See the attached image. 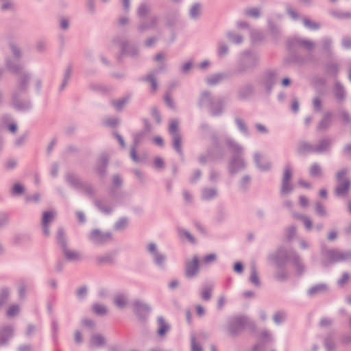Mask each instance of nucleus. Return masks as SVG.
<instances>
[{
	"label": "nucleus",
	"instance_id": "nucleus-1",
	"mask_svg": "<svg viewBox=\"0 0 351 351\" xmlns=\"http://www.w3.org/2000/svg\"><path fill=\"white\" fill-rule=\"evenodd\" d=\"M58 240L62 244L64 250V254L66 258L69 261H75L80 259V254L77 252L70 250L64 246L63 241V232L60 230L58 234Z\"/></svg>",
	"mask_w": 351,
	"mask_h": 351
},
{
	"label": "nucleus",
	"instance_id": "nucleus-2",
	"mask_svg": "<svg viewBox=\"0 0 351 351\" xmlns=\"http://www.w3.org/2000/svg\"><path fill=\"white\" fill-rule=\"evenodd\" d=\"M199 268V261L197 257H194L191 261L186 263V275L188 277H192L195 276Z\"/></svg>",
	"mask_w": 351,
	"mask_h": 351
},
{
	"label": "nucleus",
	"instance_id": "nucleus-3",
	"mask_svg": "<svg viewBox=\"0 0 351 351\" xmlns=\"http://www.w3.org/2000/svg\"><path fill=\"white\" fill-rule=\"evenodd\" d=\"M55 214L53 212H45L43 215L42 225L45 234L46 235L49 234V230L48 224L53 219Z\"/></svg>",
	"mask_w": 351,
	"mask_h": 351
},
{
	"label": "nucleus",
	"instance_id": "nucleus-4",
	"mask_svg": "<svg viewBox=\"0 0 351 351\" xmlns=\"http://www.w3.org/2000/svg\"><path fill=\"white\" fill-rule=\"evenodd\" d=\"M291 178V171L289 167H287L284 171L282 191L284 193L289 192L291 187L289 185V181Z\"/></svg>",
	"mask_w": 351,
	"mask_h": 351
},
{
	"label": "nucleus",
	"instance_id": "nucleus-5",
	"mask_svg": "<svg viewBox=\"0 0 351 351\" xmlns=\"http://www.w3.org/2000/svg\"><path fill=\"white\" fill-rule=\"evenodd\" d=\"M108 234H104L99 230H94L91 233V239L95 243H102L108 239Z\"/></svg>",
	"mask_w": 351,
	"mask_h": 351
},
{
	"label": "nucleus",
	"instance_id": "nucleus-6",
	"mask_svg": "<svg viewBox=\"0 0 351 351\" xmlns=\"http://www.w3.org/2000/svg\"><path fill=\"white\" fill-rule=\"evenodd\" d=\"M349 187V182L346 180L342 184H341L336 189V193L339 195H344Z\"/></svg>",
	"mask_w": 351,
	"mask_h": 351
},
{
	"label": "nucleus",
	"instance_id": "nucleus-7",
	"mask_svg": "<svg viewBox=\"0 0 351 351\" xmlns=\"http://www.w3.org/2000/svg\"><path fill=\"white\" fill-rule=\"evenodd\" d=\"M158 334L160 335H164L165 332L169 330V326L166 324L164 319L162 318L158 319Z\"/></svg>",
	"mask_w": 351,
	"mask_h": 351
},
{
	"label": "nucleus",
	"instance_id": "nucleus-8",
	"mask_svg": "<svg viewBox=\"0 0 351 351\" xmlns=\"http://www.w3.org/2000/svg\"><path fill=\"white\" fill-rule=\"evenodd\" d=\"M127 301L125 298L121 295H117L114 298V304L119 308H122L125 306Z\"/></svg>",
	"mask_w": 351,
	"mask_h": 351
},
{
	"label": "nucleus",
	"instance_id": "nucleus-9",
	"mask_svg": "<svg viewBox=\"0 0 351 351\" xmlns=\"http://www.w3.org/2000/svg\"><path fill=\"white\" fill-rule=\"evenodd\" d=\"M93 308L94 313L99 315H104L107 312L106 307L100 304H95Z\"/></svg>",
	"mask_w": 351,
	"mask_h": 351
},
{
	"label": "nucleus",
	"instance_id": "nucleus-10",
	"mask_svg": "<svg viewBox=\"0 0 351 351\" xmlns=\"http://www.w3.org/2000/svg\"><path fill=\"white\" fill-rule=\"evenodd\" d=\"M104 339L99 335L94 336L91 340V344L95 347H98L104 344Z\"/></svg>",
	"mask_w": 351,
	"mask_h": 351
},
{
	"label": "nucleus",
	"instance_id": "nucleus-11",
	"mask_svg": "<svg viewBox=\"0 0 351 351\" xmlns=\"http://www.w3.org/2000/svg\"><path fill=\"white\" fill-rule=\"evenodd\" d=\"M173 146L178 152L181 151V138L178 134L173 135Z\"/></svg>",
	"mask_w": 351,
	"mask_h": 351
},
{
	"label": "nucleus",
	"instance_id": "nucleus-12",
	"mask_svg": "<svg viewBox=\"0 0 351 351\" xmlns=\"http://www.w3.org/2000/svg\"><path fill=\"white\" fill-rule=\"evenodd\" d=\"M201 295L202 299L205 300H209L211 296V289L208 287L204 288L201 293Z\"/></svg>",
	"mask_w": 351,
	"mask_h": 351
},
{
	"label": "nucleus",
	"instance_id": "nucleus-13",
	"mask_svg": "<svg viewBox=\"0 0 351 351\" xmlns=\"http://www.w3.org/2000/svg\"><path fill=\"white\" fill-rule=\"evenodd\" d=\"M178 123L176 121H172L169 125V131L173 135L178 134Z\"/></svg>",
	"mask_w": 351,
	"mask_h": 351
},
{
	"label": "nucleus",
	"instance_id": "nucleus-14",
	"mask_svg": "<svg viewBox=\"0 0 351 351\" xmlns=\"http://www.w3.org/2000/svg\"><path fill=\"white\" fill-rule=\"evenodd\" d=\"M215 195V191L213 189H206L204 191L203 197L204 199H208Z\"/></svg>",
	"mask_w": 351,
	"mask_h": 351
},
{
	"label": "nucleus",
	"instance_id": "nucleus-15",
	"mask_svg": "<svg viewBox=\"0 0 351 351\" xmlns=\"http://www.w3.org/2000/svg\"><path fill=\"white\" fill-rule=\"evenodd\" d=\"M321 173L320 167L316 165H313L310 169V173L313 176H319Z\"/></svg>",
	"mask_w": 351,
	"mask_h": 351
},
{
	"label": "nucleus",
	"instance_id": "nucleus-16",
	"mask_svg": "<svg viewBox=\"0 0 351 351\" xmlns=\"http://www.w3.org/2000/svg\"><path fill=\"white\" fill-rule=\"evenodd\" d=\"M200 10V6L197 4L194 5L191 10H190V14L192 17H195L198 15L199 12Z\"/></svg>",
	"mask_w": 351,
	"mask_h": 351
},
{
	"label": "nucleus",
	"instance_id": "nucleus-17",
	"mask_svg": "<svg viewBox=\"0 0 351 351\" xmlns=\"http://www.w3.org/2000/svg\"><path fill=\"white\" fill-rule=\"evenodd\" d=\"M19 307L16 306H11L8 310V316H10V317H12V316H14L15 315H16L19 312Z\"/></svg>",
	"mask_w": 351,
	"mask_h": 351
},
{
	"label": "nucleus",
	"instance_id": "nucleus-18",
	"mask_svg": "<svg viewBox=\"0 0 351 351\" xmlns=\"http://www.w3.org/2000/svg\"><path fill=\"white\" fill-rule=\"evenodd\" d=\"M12 191L14 194H21L23 191V188L21 184H16L12 187Z\"/></svg>",
	"mask_w": 351,
	"mask_h": 351
},
{
	"label": "nucleus",
	"instance_id": "nucleus-19",
	"mask_svg": "<svg viewBox=\"0 0 351 351\" xmlns=\"http://www.w3.org/2000/svg\"><path fill=\"white\" fill-rule=\"evenodd\" d=\"M250 280H251V282L253 284H254L256 285H259L258 278L256 272V271L254 269H253L252 271V274H251V276H250Z\"/></svg>",
	"mask_w": 351,
	"mask_h": 351
},
{
	"label": "nucleus",
	"instance_id": "nucleus-20",
	"mask_svg": "<svg viewBox=\"0 0 351 351\" xmlns=\"http://www.w3.org/2000/svg\"><path fill=\"white\" fill-rule=\"evenodd\" d=\"M325 289H326V287L324 285H317V286H315V287L311 288L309 290V293L313 294L317 291H324Z\"/></svg>",
	"mask_w": 351,
	"mask_h": 351
},
{
	"label": "nucleus",
	"instance_id": "nucleus-21",
	"mask_svg": "<svg viewBox=\"0 0 351 351\" xmlns=\"http://www.w3.org/2000/svg\"><path fill=\"white\" fill-rule=\"evenodd\" d=\"M216 260V256L214 254H209L204 257V262L206 264L210 263Z\"/></svg>",
	"mask_w": 351,
	"mask_h": 351
},
{
	"label": "nucleus",
	"instance_id": "nucleus-22",
	"mask_svg": "<svg viewBox=\"0 0 351 351\" xmlns=\"http://www.w3.org/2000/svg\"><path fill=\"white\" fill-rule=\"evenodd\" d=\"M192 351H202L201 346L196 343L195 338H192Z\"/></svg>",
	"mask_w": 351,
	"mask_h": 351
},
{
	"label": "nucleus",
	"instance_id": "nucleus-23",
	"mask_svg": "<svg viewBox=\"0 0 351 351\" xmlns=\"http://www.w3.org/2000/svg\"><path fill=\"white\" fill-rule=\"evenodd\" d=\"M147 80L150 82L152 90L154 91H155L157 88V84H156V82L155 81V80L152 76H148Z\"/></svg>",
	"mask_w": 351,
	"mask_h": 351
},
{
	"label": "nucleus",
	"instance_id": "nucleus-24",
	"mask_svg": "<svg viewBox=\"0 0 351 351\" xmlns=\"http://www.w3.org/2000/svg\"><path fill=\"white\" fill-rule=\"evenodd\" d=\"M247 14L249 16H251L253 17H257L258 16V11L256 9L253 8V9L248 10L247 11Z\"/></svg>",
	"mask_w": 351,
	"mask_h": 351
},
{
	"label": "nucleus",
	"instance_id": "nucleus-25",
	"mask_svg": "<svg viewBox=\"0 0 351 351\" xmlns=\"http://www.w3.org/2000/svg\"><path fill=\"white\" fill-rule=\"evenodd\" d=\"M284 315L282 313H278L275 314L274 317V322L276 323H280L282 319H284Z\"/></svg>",
	"mask_w": 351,
	"mask_h": 351
},
{
	"label": "nucleus",
	"instance_id": "nucleus-26",
	"mask_svg": "<svg viewBox=\"0 0 351 351\" xmlns=\"http://www.w3.org/2000/svg\"><path fill=\"white\" fill-rule=\"evenodd\" d=\"M302 220H303L304 225L307 229H311L312 228V223L310 221V219H308L306 217H302Z\"/></svg>",
	"mask_w": 351,
	"mask_h": 351
},
{
	"label": "nucleus",
	"instance_id": "nucleus-27",
	"mask_svg": "<svg viewBox=\"0 0 351 351\" xmlns=\"http://www.w3.org/2000/svg\"><path fill=\"white\" fill-rule=\"evenodd\" d=\"M86 293V290L84 287L80 288L77 291V295L79 298H83Z\"/></svg>",
	"mask_w": 351,
	"mask_h": 351
},
{
	"label": "nucleus",
	"instance_id": "nucleus-28",
	"mask_svg": "<svg viewBox=\"0 0 351 351\" xmlns=\"http://www.w3.org/2000/svg\"><path fill=\"white\" fill-rule=\"evenodd\" d=\"M234 269L238 273H241L243 270V266L240 263H237L234 265Z\"/></svg>",
	"mask_w": 351,
	"mask_h": 351
},
{
	"label": "nucleus",
	"instance_id": "nucleus-29",
	"mask_svg": "<svg viewBox=\"0 0 351 351\" xmlns=\"http://www.w3.org/2000/svg\"><path fill=\"white\" fill-rule=\"evenodd\" d=\"M349 276L347 274H344L342 278L339 280V284L343 285L348 280Z\"/></svg>",
	"mask_w": 351,
	"mask_h": 351
},
{
	"label": "nucleus",
	"instance_id": "nucleus-30",
	"mask_svg": "<svg viewBox=\"0 0 351 351\" xmlns=\"http://www.w3.org/2000/svg\"><path fill=\"white\" fill-rule=\"evenodd\" d=\"M300 203L302 206H306L308 204V199L304 196L300 197Z\"/></svg>",
	"mask_w": 351,
	"mask_h": 351
},
{
	"label": "nucleus",
	"instance_id": "nucleus-31",
	"mask_svg": "<svg viewBox=\"0 0 351 351\" xmlns=\"http://www.w3.org/2000/svg\"><path fill=\"white\" fill-rule=\"evenodd\" d=\"M154 164L157 167H161L163 166V161L162 159L158 158L155 159Z\"/></svg>",
	"mask_w": 351,
	"mask_h": 351
},
{
	"label": "nucleus",
	"instance_id": "nucleus-32",
	"mask_svg": "<svg viewBox=\"0 0 351 351\" xmlns=\"http://www.w3.org/2000/svg\"><path fill=\"white\" fill-rule=\"evenodd\" d=\"M219 79H220L219 76H218V75L215 76V77H214L213 78L209 79L208 80V83L210 84H216L219 80Z\"/></svg>",
	"mask_w": 351,
	"mask_h": 351
},
{
	"label": "nucleus",
	"instance_id": "nucleus-33",
	"mask_svg": "<svg viewBox=\"0 0 351 351\" xmlns=\"http://www.w3.org/2000/svg\"><path fill=\"white\" fill-rule=\"evenodd\" d=\"M304 25L306 27H307L308 28H317V25H315V24H313L311 21H309L308 20L304 21Z\"/></svg>",
	"mask_w": 351,
	"mask_h": 351
},
{
	"label": "nucleus",
	"instance_id": "nucleus-34",
	"mask_svg": "<svg viewBox=\"0 0 351 351\" xmlns=\"http://www.w3.org/2000/svg\"><path fill=\"white\" fill-rule=\"evenodd\" d=\"M197 313L199 316H202L204 313V310L203 307L200 305L196 306Z\"/></svg>",
	"mask_w": 351,
	"mask_h": 351
},
{
	"label": "nucleus",
	"instance_id": "nucleus-35",
	"mask_svg": "<svg viewBox=\"0 0 351 351\" xmlns=\"http://www.w3.org/2000/svg\"><path fill=\"white\" fill-rule=\"evenodd\" d=\"M180 234H181V235L183 234V235H184L186 237V238L188 239V240L190 241L191 242L194 241L193 238L191 237L190 233H189L188 232L184 231Z\"/></svg>",
	"mask_w": 351,
	"mask_h": 351
},
{
	"label": "nucleus",
	"instance_id": "nucleus-36",
	"mask_svg": "<svg viewBox=\"0 0 351 351\" xmlns=\"http://www.w3.org/2000/svg\"><path fill=\"white\" fill-rule=\"evenodd\" d=\"M316 210H317V212L320 214V215H324L325 214V211L324 210L323 208L322 207V206L319 204H317L316 206Z\"/></svg>",
	"mask_w": 351,
	"mask_h": 351
},
{
	"label": "nucleus",
	"instance_id": "nucleus-37",
	"mask_svg": "<svg viewBox=\"0 0 351 351\" xmlns=\"http://www.w3.org/2000/svg\"><path fill=\"white\" fill-rule=\"evenodd\" d=\"M309 149L308 145L306 143H302L300 147V152H304Z\"/></svg>",
	"mask_w": 351,
	"mask_h": 351
},
{
	"label": "nucleus",
	"instance_id": "nucleus-38",
	"mask_svg": "<svg viewBox=\"0 0 351 351\" xmlns=\"http://www.w3.org/2000/svg\"><path fill=\"white\" fill-rule=\"evenodd\" d=\"M343 45L345 47H349L351 46V40L348 39H344L343 41Z\"/></svg>",
	"mask_w": 351,
	"mask_h": 351
},
{
	"label": "nucleus",
	"instance_id": "nucleus-39",
	"mask_svg": "<svg viewBox=\"0 0 351 351\" xmlns=\"http://www.w3.org/2000/svg\"><path fill=\"white\" fill-rule=\"evenodd\" d=\"M60 25H61V27L63 29L67 28L68 27V22H67V21L65 20V19L62 20V21L60 23Z\"/></svg>",
	"mask_w": 351,
	"mask_h": 351
},
{
	"label": "nucleus",
	"instance_id": "nucleus-40",
	"mask_svg": "<svg viewBox=\"0 0 351 351\" xmlns=\"http://www.w3.org/2000/svg\"><path fill=\"white\" fill-rule=\"evenodd\" d=\"M298 108H299V105H298V102L297 101H294L292 104V110L294 112H297L298 110Z\"/></svg>",
	"mask_w": 351,
	"mask_h": 351
},
{
	"label": "nucleus",
	"instance_id": "nucleus-41",
	"mask_svg": "<svg viewBox=\"0 0 351 351\" xmlns=\"http://www.w3.org/2000/svg\"><path fill=\"white\" fill-rule=\"evenodd\" d=\"M130 155H131V157L133 160H134V161L137 160V156L136 154V152L134 149L131 150Z\"/></svg>",
	"mask_w": 351,
	"mask_h": 351
},
{
	"label": "nucleus",
	"instance_id": "nucleus-42",
	"mask_svg": "<svg viewBox=\"0 0 351 351\" xmlns=\"http://www.w3.org/2000/svg\"><path fill=\"white\" fill-rule=\"evenodd\" d=\"M226 302V300L224 298L221 297L218 300V306L221 307Z\"/></svg>",
	"mask_w": 351,
	"mask_h": 351
},
{
	"label": "nucleus",
	"instance_id": "nucleus-43",
	"mask_svg": "<svg viewBox=\"0 0 351 351\" xmlns=\"http://www.w3.org/2000/svg\"><path fill=\"white\" fill-rule=\"evenodd\" d=\"M154 141L159 145H161L162 144V139L160 137L154 138Z\"/></svg>",
	"mask_w": 351,
	"mask_h": 351
},
{
	"label": "nucleus",
	"instance_id": "nucleus-44",
	"mask_svg": "<svg viewBox=\"0 0 351 351\" xmlns=\"http://www.w3.org/2000/svg\"><path fill=\"white\" fill-rule=\"evenodd\" d=\"M75 341H76L77 343L81 342V341H82V337H81V335H80V332H77L75 334Z\"/></svg>",
	"mask_w": 351,
	"mask_h": 351
},
{
	"label": "nucleus",
	"instance_id": "nucleus-45",
	"mask_svg": "<svg viewBox=\"0 0 351 351\" xmlns=\"http://www.w3.org/2000/svg\"><path fill=\"white\" fill-rule=\"evenodd\" d=\"M226 51H227V48H226V47H225V46H221V47H220V48H219V53H220V54H221V55H222V54H224V53H226Z\"/></svg>",
	"mask_w": 351,
	"mask_h": 351
},
{
	"label": "nucleus",
	"instance_id": "nucleus-46",
	"mask_svg": "<svg viewBox=\"0 0 351 351\" xmlns=\"http://www.w3.org/2000/svg\"><path fill=\"white\" fill-rule=\"evenodd\" d=\"M178 285V282L176 280H173V281L171 282L170 284H169V287L171 289L176 288Z\"/></svg>",
	"mask_w": 351,
	"mask_h": 351
},
{
	"label": "nucleus",
	"instance_id": "nucleus-47",
	"mask_svg": "<svg viewBox=\"0 0 351 351\" xmlns=\"http://www.w3.org/2000/svg\"><path fill=\"white\" fill-rule=\"evenodd\" d=\"M149 250L151 252H155L156 251V245L153 243H151L149 245Z\"/></svg>",
	"mask_w": 351,
	"mask_h": 351
},
{
	"label": "nucleus",
	"instance_id": "nucleus-48",
	"mask_svg": "<svg viewBox=\"0 0 351 351\" xmlns=\"http://www.w3.org/2000/svg\"><path fill=\"white\" fill-rule=\"evenodd\" d=\"M9 130H10V131L11 132H16V125H14V124L10 125L9 126Z\"/></svg>",
	"mask_w": 351,
	"mask_h": 351
},
{
	"label": "nucleus",
	"instance_id": "nucleus-49",
	"mask_svg": "<svg viewBox=\"0 0 351 351\" xmlns=\"http://www.w3.org/2000/svg\"><path fill=\"white\" fill-rule=\"evenodd\" d=\"M282 85L284 86H288L289 84H290V80L288 79V78H285L283 80H282Z\"/></svg>",
	"mask_w": 351,
	"mask_h": 351
},
{
	"label": "nucleus",
	"instance_id": "nucleus-50",
	"mask_svg": "<svg viewBox=\"0 0 351 351\" xmlns=\"http://www.w3.org/2000/svg\"><path fill=\"white\" fill-rule=\"evenodd\" d=\"M191 66V64L190 63H186L183 66V70L185 71H189L190 69Z\"/></svg>",
	"mask_w": 351,
	"mask_h": 351
},
{
	"label": "nucleus",
	"instance_id": "nucleus-51",
	"mask_svg": "<svg viewBox=\"0 0 351 351\" xmlns=\"http://www.w3.org/2000/svg\"><path fill=\"white\" fill-rule=\"evenodd\" d=\"M335 237H336V234L335 232H330L328 234V239H330V240L334 239Z\"/></svg>",
	"mask_w": 351,
	"mask_h": 351
},
{
	"label": "nucleus",
	"instance_id": "nucleus-52",
	"mask_svg": "<svg viewBox=\"0 0 351 351\" xmlns=\"http://www.w3.org/2000/svg\"><path fill=\"white\" fill-rule=\"evenodd\" d=\"M209 64L208 62L204 61L200 64V67L202 69L206 68Z\"/></svg>",
	"mask_w": 351,
	"mask_h": 351
},
{
	"label": "nucleus",
	"instance_id": "nucleus-53",
	"mask_svg": "<svg viewBox=\"0 0 351 351\" xmlns=\"http://www.w3.org/2000/svg\"><path fill=\"white\" fill-rule=\"evenodd\" d=\"M319 194L322 197H326V191L324 190V189H322L320 191H319Z\"/></svg>",
	"mask_w": 351,
	"mask_h": 351
},
{
	"label": "nucleus",
	"instance_id": "nucleus-54",
	"mask_svg": "<svg viewBox=\"0 0 351 351\" xmlns=\"http://www.w3.org/2000/svg\"><path fill=\"white\" fill-rule=\"evenodd\" d=\"M314 105L315 106L318 108H319L320 106V101H319V99H316L314 100Z\"/></svg>",
	"mask_w": 351,
	"mask_h": 351
},
{
	"label": "nucleus",
	"instance_id": "nucleus-55",
	"mask_svg": "<svg viewBox=\"0 0 351 351\" xmlns=\"http://www.w3.org/2000/svg\"><path fill=\"white\" fill-rule=\"evenodd\" d=\"M124 101H119V102H116L114 104V106L117 108H119L122 106V105L123 104Z\"/></svg>",
	"mask_w": 351,
	"mask_h": 351
},
{
	"label": "nucleus",
	"instance_id": "nucleus-56",
	"mask_svg": "<svg viewBox=\"0 0 351 351\" xmlns=\"http://www.w3.org/2000/svg\"><path fill=\"white\" fill-rule=\"evenodd\" d=\"M123 4H124V7L126 10H128L129 8V0H123Z\"/></svg>",
	"mask_w": 351,
	"mask_h": 351
},
{
	"label": "nucleus",
	"instance_id": "nucleus-57",
	"mask_svg": "<svg viewBox=\"0 0 351 351\" xmlns=\"http://www.w3.org/2000/svg\"><path fill=\"white\" fill-rule=\"evenodd\" d=\"M304 46L306 48H311L313 46V45L311 43L306 41L304 43Z\"/></svg>",
	"mask_w": 351,
	"mask_h": 351
},
{
	"label": "nucleus",
	"instance_id": "nucleus-58",
	"mask_svg": "<svg viewBox=\"0 0 351 351\" xmlns=\"http://www.w3.org/2000/svg\"><path fill=\"white\" fill-rule=\"evenodd\" d=\"M155 59L157 61H160L163 59V56L162 54H158L156 57H155Z\"/></svg>",
	"mask_w": 351,
	"mask_h": 351
},
{
	"label": "nucleus",
	"instance_id": "nucleus-59",
	"mask_svg": "<svg viewBox=\"0 0 351 351\" xmlns=\"http://www.w3.org/2000/svg\"><path fill=\"white\" fill-rule=\"evenodd\" d=\"M77 215H78V218H79L80 221H82H82H84V215H83V214H82V213H79L77 214Z\"/></svg>",
	"mask_w": 351,
	"mask_h": 351
},
{
	"label": "nucleus",
	"instance_id": "nucleus-60",
	"mask_svg": "<svg viewBox=\"0 0 351 351\" xmlns=\"http://www.w3.org/2000/svg\"><path fill=\"white\" fill-rule=\"evenodd\" d=\"M257 128L261 132H265V128L263 125H257Z\"/></svg>",
	"mask_w": 351,
	"mask_h": 351
},
{
	"label": "nucleus",
	"instance_id": "nucleus-61",
	"mask_svg": "<svg viewBox=\"0 0 351 351\" xmlns=\"http://www.w3.org/2000/svg\"><path fill=\"white\" fill-rule=\"evenodd\" d=\"M162 257H160L159 255L156 254V260L158 263H160L162 261Z\"/></svg>",
	"mask_w": 351,
	"mask_h": 351
},
{
	"label": "nucleus",
	"instance_id": "nucleus-62",
	"mask_svg": "<svg viewBox=\"0 0 351 351\" xmlns=\"http://www.w3.org/2000/svg\"><path fill=\"white\" fill-rule=\"evenodd\" d=\"M124 223H125V221H119L118 223H117V228H122V224L123 225Z\"/></svg>",
	"mask_w": 351,
	"mask_h": 351
},
{
	"label": "nucleus",
	"instance_id": "nucleus-63",
	"mask_svg": "<svg viewBox=\"0 0 351 351\" xmlns=\"http://www.w3.org/2000/svg\"><path fill=\"white\" fill-rule=\"evenodd\" d=\"M165 101H166V103H167L168 105H169V106L171 105V101H170V99H169V97H168V96H166V97H165Z\"/></svg>",
	"mask_w": 351,
	"mask_h": 351
},
{
	"label": "nucleus",
	"instance_id": "nucleus-64",
	"mask_svg": "<svg viewBox=\"0 0 351 351\" xmlns=\"http://www.w3.org/2000/svg\"><path fill=\"white\" fill-rule=\"evenodd\" d=\"M289 13L292 17H296V14L293 11H289Z\"/></svg>",
	"mask_w": 351,
	"mask_h": 351
}]
</instances>
